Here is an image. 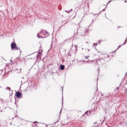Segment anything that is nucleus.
Returning <instances> with one entry per match:
<instances>
[{
  "instance_id": "nucleus-4",
  "label": "nucleus",
  "mask_w": 127,
  "mask_h": 127,
  "mask_svg": "<svg viewBox=\"0 0 127 127\" xmlns=\"http://www.w3.org/2000/svg\"><path fill=\"white\" fill-rule=\"evenodd\" d=\"M42 52H43V50L41 48L38 50V54L37 55L38 58H41V54H42Z\"/></svg>"
},
{
  "instance_id": "nucleus-1",
  "label": "nucleus",
  "mask_w": 127,
  "mask_h": 127,
  "mask_svg": "<svg viewBox=\"0 0 127 127\" xmlns=\"http://www.w3.org/2000/svg\"><path fill=\"white\" fill-rule=\"evenodd\" d=\"M46 34H47V32H46V31H42L40 33L38 34V37H39V38H40V37H45L44 36H45Z\"/></svg>"
},
{
  "instance_id": "nucleus-8",
  "label": "nucleus",
  "mask_w": 127,
  "mask_h": 127,
  "mask_svg": "<svg viewBox=\"0 0 127 127\" xmlns=\"http://www.w3.org/2000/svg\"><path fill=\"white\" fill-rule=\"evenodd\" d=\"M87 58H89V57H85V59H87Z\"/></svg>"
},
{
  "instance_id": "nucleus-7",
  "label": "nucleus",
  "mask_w": 127,
  "mask_h": 127,
  "mask_svg": "<svg viewBox=\"0 0 127 127\" xmlns=\"http://www.w3.org/2000/svg\"><path fill=\"white\" fill-rule=\"evenodd\" d=\"M7 89H8V90H9V91H10V87H7Z\"/></svg>"
},
{
  "instance_id": "nucleus-2",
  "label": "nucleus",
  "mask_w": 127,
  "mask_h": 127,
  "mask_svg": "<svg viewBox=\"0 0 127 127\" xmlns=\"http://www.w3.org/2000/svg\"><path fill=\"white\" fill-rule=\"evenodd\" d=\"M15 97L17 99H20L21 98H22V97H23L22 94H21V93H20L19 91L16 92V93L15 94Z\"/></svg>"
},
{
  "instance_id": "nucleus-6",
  "label": "nucleus",
  "mask_w": 127,
  "mask_h": 127,
  "mask_svg": "<svg viewBox=\"0 0 127 127\" xmlns=\"http://www.w3.org/2000/svg\"><path fill=\"white\" fill-rule=\"evenodd\" d=\"M97 45H98V44L97 43H94V46H97Z\"/></svg>"
},
{
  "instance_id": "nucleus-5",
  "label": "nucleus",
  "mask_w": 127,
  "mask_h": 127,
  "mask_svg": "<svg viewBox=\"0 0 127 127\" xmlns=\"http://www.w3.org/2000/svg\"><path fill=\"white\" fill-rule=\"evenodd\" d=\"M64 68H65V66H64V65L61 64L60 65V69H61V70H64Z\"/></svg>"
},
{
  "instance_id": "nucleus-9",
  "label": "nucleus",
  "mask_w": 127,
  "mask_h": 127,
  "mask_svg": "<svg viewBox=\"0 0 127 127\" xmlns=\"http://www.w3.org/2000/svg\"><path fill=\"white\" fill-rule=\"evenodd\" d=\"M10 62H12V61H11V60H10Z\"/></svg>"
},
{
  "instance_id": "nucleus-3",
  "label": "nucleus",
  "mask_w": 127,
  "mask_h": 127,
  "mask_svg": "<svg viewBox=\"0 0 127 127\" xmlns=\"http://www.w3.org/2000/svg\"><path fill=\"white\" fill-rule=\"evenodd\" d=\"M11 48L12 50L15 49V50H18V47L15 43H12L11 44Z\"/></svg>"
}]
</instances>
